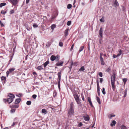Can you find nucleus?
<instances>
[{"mask_svg":"<svg viewBox=\"0 0 129 129\" xmlns=\"http://www.w3.org/2000/svg\"><path fill=\"white\" fill-rule=\"evenodd\" d=\"M59 44V46L60 47H62L63 46V43L62 42H60Z\"/></svg>","mask_w":129,"mask_h":129,"instance_id":"nucleus-40","label":"nucleus"},{"mask_svg":"<svg viewBox=\"0 0 129 129\" xmlns=\"http://www.w3.org/2000/svg\"><path fill=\"white\" fill-rule=\"evenodd\" d=\"M57 15L58 14H57V13L56 12H55L52 16L51 19L53 20L56 18Z\"/></svg>","mask_w":129,"mask_h":129,"instance_id":"nucleus-10","label":"nucleus"},{"mask_svg":"<svg viewBox=\"0 0 129 129\" xmlns=\"http://www.w3.org/2000/svg\"><path fill=\"white\" fill-rule=\"evenodd\" d=\"M118 51L119 53L117 54V56H119L122 53V51L120 49H119Z\"/></svg>","mask_w":129,"mask_h":129,"instance_id":"nucleus-17","label":"nucleus"},{"mask_svg":"<svg viewBox=\"0 0 129 129\" xmlns=\"http://www.w3.org/2000/svg\"><path fill=\"white\" fill-rule=\"evenodd\" d=\"M16 96L19 98H20L22 96V95L21 94H16Z\"/></svg>","mask_w":129,"mask_h":129,"instance_id":"nucleus-51","label":"nucleus"},{"mask_svg":"<svg viewBox=\"0 0 129 129\" xmlns=\"http://www.w3.org/2000/svg\"><path fill=\"white\" fill-rule=\"evenodd\" d=\"M127 91V88H126L125 89V90L124 91V98L126 96Z\"/></svg>","mask_w":129,"mask_h":129,"instance_id":"nucleus-21","label":"nucleus"},{"mask_svg":"<svg viewBox=\"0 0 129 129\" xmlns=\"http://www.w3.org/2000/svg\"><path fill=\"white\" fill-rule=\"evenodd\" d=\"M74 96L77 103L78 104H80L81 102L79 98V96L77 94H75L74 95Z\"/></svg>","mask_w":129,"mask_h":129,"instance_id":"nucleus-2","label":"nucleus"},{"mask_svg":"<svg viewBox=\"0 0 129 129\" xmlns=\"http://www.w3.org/2000/svg\"><path fill=\"white\" fill-rule=\"evenodd\" d=\"M115 115H111V116H110V118H111L112 117H115Z\"/></svg>","mask_w":129,"mask_h":129,"instance_id":"nucleus-59","label":"nucleus"},{"mask_svg":"<svg viewBox=\"0 0 129 129\" xmlns=\"http://www.w3.org/2000/svg\"><path fill=\"white\" fill-rule=\"evenodd\" d=\"M72 6V5L71 4H68L67 6V8L68 9H70Z\"/></svg>","mask_w":129,"mask_h":129,"instance_id":"nucleus-32","label":"nucleus"},{"mask_svg":"<svg viewBox=\"0 0 129 129\" xmlns=\"http://www.w3.org/2000/svg\"><path fill=\"white\" fill-rule=\"evenodd\" d=\"M84 46H81L79 50V52L81 51L84 48Z\"/></svg>","mask_w":129,"mask_h":129,"instance_id":"nucleus-27","label":"nucleus"},{"mask_svg":"<svg viewBox=\"0 0 129 129\" xmlns=\"http://www.w3.org/2000/svg\"><path fill=\"white\" fill-rule=\"evenodd\" d=\"M104 17H103L100 20V21L102 22H104Z\"/></svg>","mask_w":129,"mask_h":129,"instance_id":"nucleus-30","label":"nucleus"},{"mask_svg":"<svg viewBox=\"0 0 129 129\" xmlns=\"http://www.w3.org/2000/svg\"><path fill=\"white\" fill-rule=\"evenodd\" d=\"M69 30V29H67L65 31L64 33L68 34Z\"/></svg>","mask_w":129,"mask_h":129,"instance_id":"nucleus-46","label":"nucleus"},{"mask_svg":"<svg viewBox=\"0 0 129 129\" xmlns=\"http://www.w3.org/2000/svg\"><path fill=\"white\" fill-rule=\"evenodd\" d=\"M115 74L114 72L112 75L111 76V82H115Z\"/></svg>","mask_w":129,"mask_h":129,"instance_id":"nucleus-3","label":"nucleus"},{"mask_svg":"<svg viewBox=\"0 0 129 129\" xmlns=\"http://www.w3.org/2000/svg\"><path fill=\"white\" fill-rule=\"evenodd\" d=\"M103 79L102 78H100V82L102 83L103 81Z\"/></svg>","mask_w":129,"mask_h":129,"instance_id":"nucleus-56","label":"nucleus"},{"mask_svg":"<svg viewBox=\"0 0 129 129\" xmlns=\"http://www.w3.org/2000/svg\"><path fill=\"white\" fill-rule=\"evenodd\" d=\"M97 89L98 94L99 95L100 94V88Z\"/></svg>","mask_w":129,"mask_h":129,"instance_id":"nucleus-52","label":"nucleus"},{"mask_svg":"<svg viewBox=\"0 0 129 129\" xmlns=\"http://www.w3.org/2000/svg\"><path fill=\"white\" fill-rule=\"evenodd\" d=\"M1 79L2 80H6V78L4 76H2L1 77Z\"/></svg>","mask_w":129,"mask_h":129,"instance_id":"nucleus-42","label":"nucleus"},{"mask_svg":"<svg viewBox=\"0 0 129 129\" xmlns=\"http://www.w3.org/2000/svg\"><path fill=\"white\" fill-rule=\"evenodd\" d=\"M78 62H74L73 63V65L74 66H76L78 64Z\"/></svg>","mask_w":129,"mask_h":129,"instance_id":"nucleus-37","label":"nucleus"},{"mask_svg":"<svg viewBox=\"0 0 129 129\" xmlns=\"http://www.w3.org/2000/svg\"><path fill=\"white\" fill-rule=\"evenodd\" d=\"M99 75L100 77H102L103 76L102 73L101 72L99 73Z\"/></svg>","mask_w":129,"mask_h":129,"instance_id":"nucleus-45","label":"nucleus"},{"mask_svg":"<svg viewBox=\"0 0 129 129\" xmlns=\"http://www.w3.org/2000/svg\"><path fill=\"white\" fill-rule=\"evenodd\" d=\"M56 57L53 55H52L50 57V59L51 60L53 61L56 59Z\"/></svg>","mask_w":129,"mask_h":129,"instance_id":"nucleus-13","label":"nucleus"},{"mask_svg":"<svg viewBox=\"0 0 129 129\" xmlns=\"http://www.w3.org/2000/svg\"><path fill=\"white\" fill-rule=\"evenodd\" d=\"M57 93L55 92H54L53 93V95L54 97H55V96H56L57 95Z\"/></svg>","mask_w":129,"mask_h":129,"instance_id":"nucleus-48","label":"nucleus"},{"mask_svg":"<svg viewBox=\"0 0 129 129\" xmlns=\"http://www.w3.org/2000/svg\"><path fill=\"white\" fill-rule=\"evenodd\" d=\"M37 96V95L36 94H34L32 96V97L34 99H36Z\"/></svg>","mask_w":129,"mask_h":129,"instance_id":"nucleus-50","label":"nucleus"},{"mask_svg":"<svg viewBox=\"0 0 129 129\" xmlns=\"http://www.w3.org/2000/svg\"><path fill=\"white\" fill-rule=\"evenodd\" d=\"M42 113H44L45 114H46L47 112V111L45 109H43L42 110Z\"/></svg>","mask_w":129,"mask_h":129,"instance_id":"nucleus-20","label":"nucleus"},{"mask_svg":"<svg viewBox=\"0 0 129 129\" xmlns=\"http://www.w3.org/2000/svg\"><path fill=\"white\" fill-rule=\"evenodd\" d=\"M102 92L104 94H106V92H105V88H103Z\"/></svg>","mask_w":129,"mask_h":129,"instance_id":"nucleus-41","label":"nucleus"},{"mask_svg":"<svg viewBox=\"0 0 129 129\" xmlns=\"http://www.w3.org/2000/svg\"><path fill=\"white\" fill-rule=\"evenodd\" d=\"M116 123V122L115 120H113L112 122V123L110 125L111 126H114Z\"/></svg>","mask_w":129,"mask_h":129,"instance_id":"nucleus-16","label":"nucleus"},{"mask_svg":"<svg viewBox=\"0 0 129 129\" xmlns=\"http://www.w3.org/2000/svg\"><path fill=\"white\" fill-rule=\"evenodd\" d=\"M14 13V11L13 10H11L10 11V14H11Z\"/></svg>","mask_w":129,"mask_h":129,"instance_id":"nucleus-43","label":"nucleus"},{"mask_svg":"<svg viewBox=\"0 0 129 129\" xmlns=\"http://www.w3.org/2000/svg\"><path fill=\"white\" fill-rule=\"evenodd\" d=\"M11 111V113H14L15 112V110L14 109H12Z\"/></svg>","mask_w":129,"mask_h":129,"instance_id":"nucleus-54","label":"nucleus"},{"mask_svg":"<svg viewBox=\"0 0 129 129\" xmlns=\"http://www.w3.org/2000/svg\"><path fill=\"white\" fill-rule=\"evenodd\" d=\"M100 59L101 64L102 65H104L105 64V63L104 62L103 58H101Z\"/></svg>","mask_w":129,"mask_h":129,"instance_id":"nucleus-15","label":"nucleus"},{"mask_svg":"<svg viewBox=\"0 0 129 129\" xmlns=\"http://www.w3.org/2000/svg\"><path fill=\"white\" fill-rule=\"evenodd\" d=\"M20 99H16L15 101V104H17L19 103L21 101Z\"/></svg>","mask_w":129,"mask_h":129,"instance_id":"nucleus-14","label":"nucleus"},{"mask_svg":"<svg viewBox=\"0 0 129 129\" xmlns=\"http://www.w3.org/2000/svg\"><path fill=\"white\" fill-rule=\"evenodd\" d=\"M89 104H90V106L92 107L93 106L92 104V102H91V103H89Z\"/></svg>","mask_w":129,"mask_h":129,"instance_id":"nucleus-60","label":"nucleus"},{"mask_svg":"<svg viewBox=\"0 0 129 129\" xmlns=\"http://www.w3.org/2000/svg\"><path fill=\"white\" fill-rule=\"evenodd\" d=\"M121 129H127L126 126L124 125H122L121 126Z\"/></svg>","mask_w":129,"mask_h":129,"instance_id":"nucleus-35","label":"nucleus"},{"mask_svg":"<svg viewBox=\"0 0 129 129\" xmlns=\"http://www.w3.org/2000/svg\"><path fill=\"white\" fill-rule=\"evenodd\" d=\"M6 5V3H3L0 4V7L2 8Z\"/></svg>","mask_w":129,"mask_h":129,"instance_id":"nucleus-22","label":"nucleus"},{"mask_svg":"<svg viewBox=\"0 0 129 129\" xmlns=\"http://www.w3.org/2000/svg\"><path fill=\"white\" fill-rule=\"evenodd\" d=\"M83 125V124L81 122H79V124H78V126L79 127H80L82 126Z\"/></svg>","mask_w":129,"mask_h":129,"instance_id":"nucleus-39","label":"nucleus"},{"mask_svg":"<svg viewBox=\"0 0 129 129\" xmlns=\"http://www.w3.org/2000/svg\"><path fill=\"white\" fill-rule=\"evenodd\" d=\"M13 107L15 108H18L19 107V106L18 105H14L13 106Z\"/></svg>","mask_w":129,"mask_h":129,"instance_id":"nucleus-57","label":"nucleus"},{"mask_svg":"<svg viewBox=\"0 0 129 129\" xmlns=\"http://www.w3.org/2000/svg\"><path fill=\"white\" fill-rule=\"evenodd\" d=\"M96 99L97 102L99 104H101V101L100 99L97 96H96Z\"/></svg>","mask_w":129,"mask_h":129,"instance_id":"nucleus-18","label":"nucleus"},{"mask_svg":"<svg viewBox=\"0 0 129 129\" xmlns=\"http://www.w3.org/2000/svg\"><path fill=\"white\" fill-rule=\"evenodd\" d=\"M31 102L30 101H28L26 102V104L28 105H31Z\"/></svg>","mask_w":129,"mask_h":129,"instance_id":"nucleus-34","label":"nucleus"},{"mask_svg":"<svg viewBox=\"0 0 129 129\" xmlns=\"http://www.w3.org/2000/svg\"><path fill=\"white\" fill-rule=\"evenodd\" d=\"M97 89L100 88V86L99 85V83L98 81L97 82Z\"/></svg>","mask_w":129,"mask_h":129,"instance_id":"nucleus-44","label":"nucleus"},{"mask_svg":"<svg viewBox=\"0 0 129 129\" xmlns=\"http://www.w3.org/2000/svg\"><path fill=\"white\" fill-rule=\"evenodd\" d=\"M71 24V21H68L67 22V25L68 26L70 25Z\"/></svg>","mask_w":129,"mask_h":129,"instance_id":"nucleus-33","label":"nucleus"},{"mask_svg":"<svg viewBox=\"0 0 129 129\" xmlns=\"http://www.w3.org/2000/svg\"><path fill=\"white\" fill-rule=\"evenodd\" d=\"M114 6L116 7H118L119 5L117 0H115L114 3Z\"/></svg>","mask_w":129,"mask_h":129,"instance_id":"nucleus-12","label":"nucleus"},{"mask_svg":"<svg viewBox=\"0 0 129 129\" xmlns=\"http://www.w3.org/2000/svg\"><path fill=\"white\" fill-rule=\"evenodd\" d=\"M18 122V121H16V122H14L13 123L12 125V126H13L15 124H17Z\"/></svg>","mask_w":129,"mask_h":129,"instance_id":"nucleus-38","label":"nucleus"},{"mask_svg":"<svg viewBox=\"0 0 129 129\" xmlns=\"http://www.w3.org/2000/svg\"><path fill=\"white\" fill-rule=\"evenodd\" d=\"M38 25L37 24H34L33 25V26L34 28L37 27H38Z\"/></svg>","mask_w":129,"mask_h":129,"instance_id":"nucleus-49","label":"nucleus"},{"mask_svg":"<svg viewBox=\"0 0 129 129\" xmlns=\"http://www.w3.org/2000/svg\"><path fill=\"white\" fill-rule=\"evenodd\" d=\"M1 14L4 15L7 12L6 11H4V10H2L1 11Z\"/></svg>","mask_w":129,"mask_h":129,"instance_id":"nucleus-36","label":"nucleus"},{"mask_svg":"<svg viewBox=\"0 0 129 129\" xmlns=\"http://www.w3.org/2000/svg\"><path fill=\"white\" fill-rule=\"evenodd\" d=\"M111 84L112 89L114 91H115L116 89L115 86V82H111Z\"/></svg>","mask_w":129,"mask_h":129,"instance_id":"nucleus-9","label":"nucleus"},{"mask_svg":"<svg viewBox=\"0 0 129 129\" xmlns=\"http://www.w3.org/2000/svg\"><path fill=\"white\" fill-rule=\"evenodd\" d=\"M15 69L14 68H11L9 69V71H7L6 72L7 76H8L9 74L13 71Z\"/></svg>","mask_w":129,"mask_h":129,"instance_id":"nucleus-4","label":"nucleus"},{"mask_svg":"<svg viewBox=\"0 0 129 129\" xmlns=\"http://www.w3.org/2000/svg\"><path fill=\"white\" fill-rule=\"evenodd\" d=\"M49 63V61H48L46 62L45 63H44L43 64V65H44V67H45Z\"/></svg>","mask_w":129,"mask_h":129,"instance_id":"nucleus-25","label":"nucleus"},{"mask_svg":"<svg viewBox=\"0 0 129 129\" xmlns=\"http://www.w3.org/2000/svg\"><path fill=\"white\" fill-rule=\"evenodd\" d=\"M33 74L34 75V76L35 75H37V73H36L35 72H33Z\"/></svg>","mask_w":129,"mask_h":129,"instance_id":"nucleus-63","label":"nucleus"},{"mask_svg":"<svg viewBox=\"0 0 129 129\" xmlns=\"http://www.w3.org/2000/svg\"><path fill=\"white\" fill-rule=\"evenodd\" d=\"M103 55V53H100V58H103L102 57V56Z\"/></svg>","mask_w":129,"mask_h":129,"instance_id":"nucleus-47","label":"nucleus"},{"mask_svg":"<svg viewBox=\"0 0 129 129\" xmlns=\"http://www.w3.org/2000/svg\"><path fill=\"white\" fill-rule=\"evenodd\" d=\"M82 100H83V101H85V100H84V97L83 96H82Z\"/></svg>","mask_w":129,"mask_h":129,"instance_id":"nucleus-62","label":"nucleus"},{"mask_svg":"<svg viewBox=\"0 0 129 129\" xmlns=\"http://www.w3.org/2000/svg\"><path fill=\"white\" fill-rule=\"evenodd\" d=\"M56 27V25L55 24H53L51 26V29L53 30L54 28Z\"/></svg>","mask_w":129,"mask_h":129,"instance_id":"nucleus-23","label":"nucleus"},{"mask_svg":"<svg viewBox=\"0 0 129 129\" xmlns=\"http://www.w3.org/2000/svg\"><path fill=\"white\" fill-rule=\"evenodd\" d=\"M29 0H26V3L27 4L29 3Z\"/></svg>","mask_w":129,"mask_h":129,"instance_id":"nucleus-61","label":"nucleus"},{"mask_svg":"<svg viewBox=\"0 0 129 129\" xmlns=\"http://www.w3.org/2000/svg\"><path fill=\"white\" fill-rule=\"evenodd\" d=\"M118 56H117V55H116L115 54H113V58H115Z\"/></svg>","mask_w":129,"mask_h":129,"instance_id":"nucleus-55","label":"nucleus"},{"mask_svg":"<svg viewBox=\"0 0 129 129\" xmlns=\"http://www.w3.org/2000/svg\"><path fill=\"white\" fill-rule=\"evenodd\" d=\"M111 70V69L110 67H108L105 69V71L107 72L110 71Z\"/></svg>","mask_w":129,"mask_h":129,"instance_id":"nucleus-26","label":"nucleus"},{"mask_svg":"<svg viewBox=\"0 0 129 129\" xmlns=\"http://www.w3.org/2000/svg\"><path fill=\"white\" fill-rule=\"evenodd\" d=\"M60 79H59L58 80V85L59 90L60 89Z\"/></svg>","mask_w":129,"mask_h":129,"instance_id":"nucleus-19","label":"nucleus"},{"mask_svg":"<svg viewBox=\"0 0 129 129\" xmlns=\"http://www.w3.org/2000/svg\"><path fill=\"white\" fill-rule=\"evenodd\" d=\"M61 72H59L57 74V75L58 76V79H61Z\"/></svg>","mask_w":129,"mask_h":129,"instance_id":"nucleus-24","label":"nucleus"},{"mask_svg":"<svg viewBox=\"0 0 129 129\" xmlns=\"http://www.w3.org/2000/svg\"><path fill=\"white\" fill-rule=\"evenodd\" d=\"M103 30L102 29V27H101L99 30V35L101 37V38H102L103 37Z\"/></svg>","mask_w":129,"mask_h":129,"instance_id":"nucleus-7","label":"nucleus"},{"mask_svg":"<svg viewBox=\"0 0 129 129\" xmlns=\"http://www.w3.org/2000/svg\"><path fill=\"white\" fill-rule=\"evenodd\" d=\"M9 97L7 99H4V101L5 102H8L10 104L13 101V99L15 98V96L13 95L10 94L9 95Z\"/></svg>","mask_w":129,"mask_h":129,"instance_id":"nucleus-1","label":"nucleus"},{"mask_svg":"<svg viewBox=\"0 0 129 129\" xmlns=\"http://www.w3.org/2000/svg\"><path fill=\"white\" fill-rule=\"evenodd\" d=\"M37 69L39 70H41L43 69V68L41 66H39L37 67Z\"/></svg>","mask_w":129,"mask_h":129,"instance_id":"nucleus-31","label":"nucleus"},{"mask_svg":"<svg viewBox=\"0 0 129 129\" xmlns=\"http://www.w3.org/2000/svg\"><path fill=\"white\" fill-rule=\"evenodd\" d=\"M88 101L89 102V103L91 102V100L90 98H89V97L88 98Z\"/></svg>","mask_w":129,"mask_h":129,"instance_id":"nucleus-53","label":"nucleus"},{"mask_svg":"<svg viewBox=\"0 0 129 129\" xmlns=\"http://www.w3.org/2000/svg\"><path fill=\"white\" fill-rule=\"evenodd\" d=\"M84 70L85 69L84 67L82 66V67L81 68L79 69V71H84Z\"/></svg>","mask_w":129,"mask_h":129,"instance_id":"nucleus-28","label":"nucleus"},{"mask_svg":"<svg viewBox=\"0 0 129 129\" xmlns=\"http://www.w3.org/2000/svg\"><path fill=\"white\" fill-rule=\"evenodd\" d=\"M89 116V115H87L85 116H83V118L85 120L87 121H89L90 119Z\"/></svg>","mask_w":129,"mask_h":129,"instance_id":"nucleus-5","label":"nucleus"},{"mask_svg":"<svg viewBox=\"0 0 129 129\" xmlns=\"http://www.w3.org/2000/svg\"><path fill=\"white\" fill-rule=\"evenodd\" d=\"M127 81L126 78H124L123 79V81L124 82V84L125 85Z\"/></svg>","mask_w":129,"mask_h":129,"instance_id":"nucleus-29","label":"nucleus"},{"mask_svg":"<svg viewBox=\"0 0 129 129\" xmlns=\"http://www.w3.org/2000/svg\"><path fill=\"white\" fill-rule=\"evenodd\" d=\"M17 118H15L14 119V122H16V121H17Z\"/></svg>","mask_w":129,"mask_h":129,"instance_id":"nucleus-58","label":"nucleus"},{"mask_svg":"<svg viewBox=\"0 0 129 129\" xmlns=\"http://www.w3.org/2000/svg\"><path fill=\"white\" fill-rule=\"evenodd\" d=\"M72 49H73V45H72V46H71L70 51H71L72 50Z\"/></svg>","mask_w":129,"mask_h":129,"instance_id":"nucleus-64","label":"nucleus"},{"mask_svg":"<svg viewBox=\"0 0 129 129\" xmlns=\"http://www.w3.org/2000/svg\"><path fill=\"white\" fill-rule=\"evenodd\" d=\"M63 62L62 61L60 62H59L56 63V65L57 66H62Z\"/></svg>","mask_w":129,"mask_h":129,"instance_id":"nucleus-11","label":"nucleus"},{"mask_svg":"<svg viewBox=\"0 0 129 129\" xmlns=\"http://www.w3.org/2000/svg\"><path fill=\"white\" fill-rule=\"evenodd\" d=\"M11 3L14 5H16L18 3V0H10Z\"/></svg>","mask_w":129,"mask_h":129,"instance_id":"nucleus-8","label":"nucleus"},{"mask_svg":"<svg viewBox=\"0 0 129 129\" xmlns=\"http://www.w3.org/2000/svg\"><path fill=\"white\" fill-rule=\"evenodd\" d=\"M72 103H71V106L70 109L69 110L68 112V114L69 115H71L72 114V113L73 112V109L72 108Z\"/></svg>","mask_w":129,"mask_h":129,"instance_id":"nucleus-6","label":"nucleus"}]
</instances>
